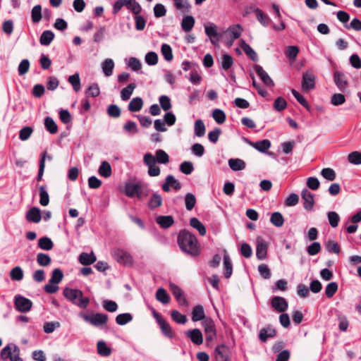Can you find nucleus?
<instances>
[{"instance_id": "58836bf2", "label": "nucleus", "mask_w": 361, "mask_h": 361, "mask_svg": "<svg viewBox=\"0 0 361 361\" xmlns=\"http://www.w3.org/2000/svg\"><path fill=\"white\" fill-rule=\"evenodd\" d=\"M47 151H44L41 154L39 163V171L37 176V181L40 182L42 180L44 169H45V161H46Z\"/></svg>"}, {"instance_id": "2eb2a0df", "label": "nucleus", "mask_w": 361, "mask_h": 361, "mask_svg": "<svg viewBox=\"0 0 361 361\" xmlns=\"http://www.w3.org/2000/svg\"><path fill=\"white\" fill-rule=\"evenodd\" d=\"M302 199L304 200V209L307 211H311L314 205L313 195L306 188L301 192Z\"/></svg>"}, {"instance_id": "4be33fe9", "label": "nucleus", "mask_w": 361, "mask_h": 361, "mask_svg": "<svg viewBox=\"0 0 361 361\" xmlns=\"http://www.w3.org/2000/svg\"><path fill=\"white\" fill-rule=\"evenodd\" d=\"M156 222L162 228H168L174 224V219L172 216H158L156 218Z\"/></svg>"}, {"instance_id": "5fc2aeb1", "label": "nucleus", "mask_w": 361, "mask_h": 361, "mask_svg": "<svg viewBox=\"0 0 361 361\" xmlns=\"http://www.w3.org/2000/svg\"><path fill=\"white\" fill-rule=\"evenodd\" d=\"M133 320V316L130 313L118 314L116 317V322L121 326L125 325Z\"/></svg>"}, {"instance_id": "0e129e2a", "label": "nucleus", "mask_w": 361, "mask_h": 361, "mask_svg": "<svg viewBox=\"0 0 361 361\" xmlns=\"http://www.w3.org/2000/svg\"><path fill=\"white\" fill-rule=\"evenodd\" d=\"M348 161L352 164H361V152L354 151L350 153L348 156Z\"/></svg>"}, {"instance_id": "052dcab7", "label": "nucleus", "mask_w": 361, "mask_h": 361, "mask_svg": "<svg viewBox=\"0 0 361 361\" xmlns=\"http://www.w3.org/2000/svg\"><path fill=\"white\" fill-rule=\"evenodd\" d=\"M106 113L111 118H118L121 116V109L116 104H110L107 109Z\"/></svg>"}, {"instance_id": "69168bd1", "label": "nucleus", "mask_w": 361, "mask_h": 361, "mask_svg": "<svg viewBox=\"0 0 361 361\" xmlns=\"http://www.w3.org/2000/svg\"><path fill=\"white\" fill-rule=\"evenodd\" d=\"M212 116L215 121L219 124L224 123L226 118L225 113L219 109H216L213 111Z\"/></svg>"}, {"instance_id": "de8ad7c7", "label": "nucleus", "mask_w": 361, "mask_h": 361, "mask_svg": "<svg viewBox=\"0 0 361 361\" xmlns=\"http://www.w3.org/2000/svg\"><path fill=\"white\" fill-rule=\"evenodd\" d=\"M252 146L258 151L265 152L271 147V142L269 140H262L253 143Z\"/></svg>"}, {"instance_id": "5701e85b", "label": "nucleus", "mask_w": 361, "mask_h": 361, "mask_svg": "<svg viewBox=\"0 0 361 361\" xmlns=\"http://www.w3.org/2000/svg\"><path fill=\"white\" fill-rule=\"evenodd\" d=\"M240 47L251 60L253 61H257L258 56L257 53L243 39L240 40Z\"/></svg>"}, {"instance_id": "9b49d317", "label": "nucleus", "mask_w": 361, "mask_h": 361, "mask_svg": "<svg viewBox=\"0 0 361 361\" xmlns=\"http://www.w3.org/2000/svg\"><path fill=\"white\" fill-rule=\"evenodd\" d=\"M124 192L129 197H133L136 195L138 199L142 198V190H141L140 185L138 183H126Z\"/></svg>"}, {"instance_id": "3c124183", "label": "nucleus", "mask_w": 361, "mask_h": 361, "mask_svg": "<svg viewBox=\"0 0 361 361\" xmlns=\"http://www.w3.org/2000/svg\"><path fill=\"white\" fill-rule=\"evenodd\" d=\"M161 51L164 58L167 61H171L173 59L172 49L168 44H163L161 47Z\"/></svg>"}, {"instance_id": "dca6fc26", "label": "nucleus", "mask_w": 361, "mask_h": 361, "mask_svg": "<svg viewBox=\"0 0 361 361\" xmlns=\"http://www.w3.org/2000/svg\"><path fill=\"white\" fill-rule=\"evenodd\" d=\"M185 336L195 345H201L203 343V336L199 329L188 330L185 333Z\"/></svg>"}, {"instance_id": "f03ea898", "label": "nucleus", "mask_w": 361, "mask_h": 361, "mask_svg": "<svg viewBox=\"0 0 361 361\" xmlns=\"http://www.w3.org/2000/svg\"><path fill=\"white\" fill-rule=\"evenodd\" d=\"M63 295L73 304L82 309L86 308L90 303V299L87 297H83L82 292L79 289L66 287L63 290Z\"/></svg>"}, {"instance_id": "f8f14e48", "label": "nucleus", "mask_w": 361, "mask_h": 361, "mask_svg": "<svg viewBox=\"0 0 361 361\" xmlns=\"http://www.w3.org/2000/svg\"><path fill=\"white\" fill-rule=\"evenodd\" d=\"M271 307L278 312H284L288 307L286 300L281 296H274L271 300Z\"/></svg>"}, {"instance_id": "79ce46f5", "label": "nucleus", "mask_w": 361, "mask_h": 361, "mask_svg": "<svg viewBox=\"0 0 361 361\" xmlns=\"http://www.w3.org/2000/svg\"><path fill=\"white\" fill-rule=\"evenodd\" d=\"M136 85L135 83L129 84L126 87H124L121 92V97L123 101H127L130 99L133 90L135 89Z\"/></svg>"}, {"instance_id": "603ef678", "label": "nucleus", "mask_w": 361, "mask_h": 361, "mask_svg": "<svg viewBox=\"0 0 361 361\" xmlns=\"http://www.w3.org/2000/svg\"><path fill=\"white\" fill-rule=\"evenodd\" d=\"M23 276V269L20 267H15L10 271V277L13 281H21Z\"/></svg>"}, {"instance_id": "6ab92c4d", "label": "nucleus", "mask_w": 361, "mask_h": 361, "mask_svg": "<svg viewBox=\"0 0 361 361\" xmlns=\"http://www.w3.org/2000/svg\"><path fill=\"white\" fill-rule=\"evenodd\" d=\"M25 217L29 222L39 223L42 219L41 211L38 207H32L27 212Z\"/></svg>"}, {"instance_id": "680f3d73", "label": "nucleus", "mask_w": 361, "mask_h": 361, "mask_svg": "<svg viewBox=\"0 0 361 361\" xmlns=\"http://www.w3.org/2000/svg\"><path fill=\"white\" fill-rule=\"evenodd\" d=\"M291 92L296 100L303 106L307 111H310V106L308 102L306 101L305 98L301 95L297 90L293 89Z\"/></svg>"}, {"instance_id": "412c9836", "label": "nucleus", "mask_w": 361, "mask_h": 361, "mask_svg": "<svg viewBox=\"0 0 361 361\" xmlns=\"http://www.w3.org/2000/svg\"><path fill=\"white\" fill-rule=\"evenodd\" d=\"M267 255V245L263 240H257L256 256L259 260H263Z\"/></svg>"}, {"instance_id": "a18cd8bd", "label": "nucleus", "mask_w": 361, "mask_h": 361, "mask_svg": "<svg viewBox=\"0 0 361 361\" xmlns=\"http://www.w3.org/2000/svg\"><path fill=\"white\" fill-rule=\"evenodd\" d=\"M114 67V63L111 59H106L102 63V70L106 76H110L112 75Z\"/></svg>"}, {"instance_id": "864d4df0", "label": "nucleus", "mask_w": 361, "mask_h": 361, "mask_svg": "<svg viewBox=\"0 0 361 361\" xmlns=\"http://www.w3.org/2000/svg\"><path fill=\"white\" fill-rule=\"evenodd\" d=\"M196 202V197L193 194L188 192L185 195V204L187 210H192L195 207Z\"/></svg>"}, {"instance_id": "13d9d810", "label": "nucleus", "mask_w": 361, "mask_h": 361, "mask_svg": "<svg viewBox=\"0 0 361 361\" xmlns=\"http://www.w3.org/2000/svg\"><path fill=\"white\" fill-rule=\"evenodd\" d=\"M39 203L42 206H47L48 205L49 202V196L48 192H47L45 187L44 185H41L39 188Z\"/></svg>"}, {"instance_id": "2f4dec72", "label": "nucleus", "mask_w": 361, "mask_h": 361, "mask_svg": "<svg viewBox=\"0 0 361 361\" xmlns=\"http://www.w3.org/2000/svg\"><path fill=\"white\" fill-rule=\"evenodd\" d=\"M54 38V34L51 30H45L42 32L39 38V42L42 45L48 46Z\"/></svg>"}, {"instance_id": "37998d69", "label": "nucleus", "mask_w": 361, "mask_h": 361, "mask_svg": "<svg viewBox=\"0 0 361 361\" xmlns=\"http://www.w3.org/2000/svg\"><path fill=\"white\" fill-rule=\"evenodd\" d=\"M162 333L169 338H173L174 336V334L172 331V329L170 324L166 321L162 320L159 323H158Z\"/></svg>"}, {"instance_id": "c9c22d12", "label": "nucleus", "mask_w": 361, "mask_h": 361, "mask_svg": "<svg viewBox=\"0 0 361 361\" xmlns=\"http://www.w3.org/2000/svg\"><path fill=\"white\" fill-rule=\"evenodd\" d=\"M190 225L197 229L201 235H204L206 234V228L205 226L199 221L196 217H192L190 220Z\"/></svg>"}, {"instance_id": "a19ab883", "label": "nucleus", "mask_w": 361, "mask_h": 361, "mask_svg": "<svg viewBox=\"0 0 361 361\" xmlns=\"http://www.w3.org/2000/svg\"><path fill=\"white\" fill-rule=\"evenodd\" d=\"M233 64V59L232 56L228 54H224L221 58V68L227 71L231 68Z\"/></svg>"}, {"instance_id": "bb28decb", "label": "nucleus", "mask_w": 361, "mask_h": 361, "mask_svg": "<svg viewBox=\"0 0 361 361\" xmlns=\"http://www.w3.org/2000/svg\"><path fill=\"white\" fill-rule=\"evenodd\" d=\"M251 9L256 14V17L258 21L264 26L267 27L269 25L270 19L269 16L265 14L261 9L259 8H253Z\"/></svg>"}, {"instance_id": "a211bd4d", "label": "nucleus", "mask_w": 361, "mask_h": 361, "mask_svg": "<svg viewBox=\"0 0 361 361\" xmlns=\"http://www.w3.org/2000/svg\"><path fill=\"white\" fill-rule=\"evenodd\" d=\"M254 68L256 73L258 75L265 85L269 87L274 86V84L272 79L269 77L268 73L263 69L261 66L255 65Z\"/></svg>"}, {"instance_id": "473e14b6", "label": "nucleus", "mask_w": 361, "mask_h": 361, "mask_svg": "<svg viewBox=\"0 0 361 361\" xmlns=\"http://www.w3.org/2000/svg\"><path fill=\"white\" fill-rule=\"evenodd\" d=\"M38 247L44 250H51L54 247V243L49 237H42L38 240Z\"/></svg>"}, {"instance_id": "6e6552de", "label": "nucleus", "mask_w": 361, "mask_h": 361, "mask_svg": "<svg viewBox=\"0 0 361 361\" xmlns=\"http://www.w3.org/2000/svg\"><path fill=\"white\" fill-rule=\"evenodd\" d=\"M202 324L206 334V341H212L216 336L214 322L211 318L207 317L202 321Z\"/></svg>"}, {"instance_id": "8fccbe9b", "label": "nucleus", "mask_w": 361, "mask_h": 361, "mask_svg": "<svg viewBox=\"0 0 361 361\" xmlns=\"http://www.w3.org/2000/svg\"><path fill=\"white\" fill-rule=\"evenodd\" d=\"M171 319L176 323L184 324L187 322L188 319L185 315L182 314L178 310H173L171 312Z\"/></svg>"}, {"instance_id": "bf43d9fd", "label": "nucleus", "mask_w": 361, "mask_h": 361, "mask_svg": "<svg viewBox=\"0 0 361 361\" xmlns=\"http://www.w3.org/2000/svg\"><path fill=\"white\" fill-rule=\"evenodd\" d=\"M68 82L72 85L73 90L78 92L81 88L80 79L78 73H75L68 78Z\"/></svg>"}, {"instance_id": "e2e57ef3", "label": "nucleus", "mask_w": 361, "mask_h": 361, "mask_svg": "<svg viewBox=\"0 0 361 361\" xmlns=\"http://www.w3.org/2000/svg\"><path fill=\"white\" fill-rule=\"evenodd\" d=\"M327 217L331 227L336 228L338 226L340 216L336 212H329L327 213Z\"/></svg>"}, {"instance_id": "f704fd0d", "label": "nucleus", "mask_w": 361, "mask_h": 361, "mask_svg": "<svg viewBox=\"0 0 361 361\" xmlns=\"http://www.w3.org/2000/svg\"><path fill=\"white\" fill-rule=\"evenodd\" d=\"M97 353L104 357L109 356L111 353V349L109 348L106 343L103 341H99L97 344Z\"/></svg>"}, {"instance_id": "f3484780", "label": "nucleus", "mask_w": 361, "mask_h": 361, "mask_svg": "<svg viewBox=\"0 0 361 361\" xmlns=\"http://www.w3.org/2000/svg\"><path fill=\"white\" fill-rule=\"evenodd\" d=\"M334 80L338 88L341 92H344L348 85L345 74L341 71H336L334 74Z\"/></svg>"}, {"instance_id": "9d476101", "label": "nucleus", "mask_w": 361, "mask_h": 361, "mask_svg": "<svg viewBox=\"0 0 361 361\" xmlns=\"http://www.w3.org/2000/svg\"><path fill=\"white\" fill-rule=\"evenodd\" d=\"M315 87V76L313 73L305 72L302 74V90L309 92Z\"/></svg>"}, {"instance_id": "c85d7f7f", "label": "nucleus", "mask_w": 361, "mask_h": 361, "mask_svg": "<svg viewBox=\"0 0 361 361\" xmlns=\"http://www.w3.org/2000/svg\"><path fill=\"white\" fill-rule=\"evenodd\" d=\"M275 329L270 327L263 328L260 330L259 338L262 342H266L269 338H273L276 336Z\"/></svg>"}, {"instance_id": "ddd939ff", "label": "nucleus", "mask_w": 361, "mask_h": 361, "mask_svg": "<svg viewBox=\"0 0 361 361\" xmlns=\"http://www.w3.org/2000/svg\"><path fill=\"white\" fill-rule=\"evenodd\" d=\"M170 187H172L176 191L181 188L180 183L172 175L167 176L165 182L161 185L162 190L166 192L170 191Z\"/></svg>"}, {"instance_id": "4468645a", "label": "nucleus", "mask_w": 361, "mask_h": 361, "mask_svg": "<svg viewBox=\"0 0 361 361\" xmlns=\"http://www.w3.org/2000/svg\"><path fill=\"white\" fill-rule=\"evenodd\" d=\"M214 353L216 361H230V349L228 346L225 345H218Z\"/></svg>"}, {"instance_id": "393cba45", "label": "nucleus", "mask_w": 361, "mask_h": 361, "mask_svg": "<svg viewBox=\"0 0 361 361\" xmlns=\"http://www.w3.org/2000/svg\"><path fill=\"white\" fill-rule=\"evenodd\" d=\"M96 256L93 252L90 254L87 252H82L79 256V262L82 265H90L96 262Z\"/></svg>"}, {"instance_id": "a878e982", "label": "nucleus", "mask_w": 361, "mask_h": 361, "mask_svg": "<svg viewBox=\"0 0 361 361\" xmlns=\"http://www.w3.org/2000/svg\"><path fill=\"white\" fill-rule=\"evenodd\" d=\"M98 173L104 178H109L112 174V169L110 164L106 161H102L99 167Z\"/></svg>"}, {"instance_id": "f257e3e1", "label": "nucleus", "mask_w": 361, "mask_h": 361, "mask_svg": "<svg viewBox=\"0 0 361 361\" xmlns=\"http://www.w3.org/2000/svg\"><path fill=\"white\" fill-rule=\"evenodd\" d=\"M178 243L183 251L192 256L199 255L197 240L190 232L183 230L178 236Z\"/></svg>"}, {"instance_id": "1a4fd4ad", "label": "nucleus", "mask_w": 361, "mask_h": 361, "mask_svg": "<svg viewBox=\"0 0 361 361\" xmlns=\"http://www.w3.org/2000/svg\"><path fill=\"white\" fill-rule=\"evenodd\" d=\"M169 288L172 294L178 301L179 305L187 306L188 302L184 295V293L180 288H179L175 283H171L169 284Z\"/></svg>"}, {"instance_id": "774afa93", "label": "nucleus", "mask_w": 361, "mask_h": 361, "mask_svg": "<svg viewBox=\"0 0 361 361\" xmlns=\"http://www.w3.org/2000/svg\"><path fill=\"white\" fill-rule=\"evenodd\" d=\"M326 248L328 252L335 254H338L340 252V247L337 242L335 240H329L326 242Z\"/></svg>"}, {"instance_id": "338daca9", "label": "nucleus", "mask_w": 361, "mask_h": 361, "mask_svg": "<svg viewBox=\"0 0 361 361\" xmlns=\"http://www.w3.org/2000/svg\"><path fill=\"white\" fill-rule=\"evenodd\" d=\"M338 284L336 282L329 283L325 289V294L328 298H332L338 290Z\"/></svg>"}, {"instance_id": "b1692460", "label": "nucleus", "mask_w": 361, "mask_h": 361, "mask_svg": "<svg viewBox=\"0 0 361 361\" xmlns=\"http://www.w3.org/2000/svg\"><path fill=\"white\" fill-rule=\"evenodd\" d=\"M206 318L204 308L201 305H196L193 307L192 311V320L193 322L204 321Z\"/></svg>"}, {"instance_id": "7ed1b4c3", "label": "nucleus", "mask_w": 361, "mask_h": 361, "mask_svg": "<svg viewBox=\"0 0 361 361\" xmlns=\"http://www.w3.org/2000/svg\"><path fill=\"white\" fill-rule=\"evenodd\" d=\"M0 356L3 360L9 359L10 361H23L20 356L19 348L14 344L4 347L1 351Z\"/></svg>"}, {"instance_id": "c03bdc74", "label": "nucleus", "mask_w": 361, "mask_h": 361, "mask_svg": "<svg viewBox=\"0 0 361 361\" xmlns=\"http://www.w3.org/2000/svg\"><path fill=\"white\" fill-rule=\"evenodd\" d=\"M156 299L163 304H167L169 302L170 298L166 290L163 288H159L156 292Z\"/></svg>"}, {"instance_id": "aec40b11", "label": "nucleus", "mask_w": 361, "mask_h": 361, "mask_svg": "<svg viewBox=\"0 0 361 361\" xmlns=\"http://www.w3.org/2000/svg\"><path fill=\"white\" fill-rule=\"evenodd\" d=\"M163 204V198L161 195L157 192H154L149 199L147 207L152 210L155 208L160 207Z\"/></svg>"}, {"instance_id": "4d7b16f0", "label": "nucleus", "mask_w": 361, "mask_h": 361, "mask_svg": "<svg viewBox=\"0 0 361 361\" xmlns=\"http://www.w3.org/2000/svg\"><path fill=\"white\" fill-rule=\"evenodd\" d=\"M31 17L33 23H39L42 19V6L40 5L35 6L31 11Z\"/></svg>"}, {"instance_id": "4c0bfd02", "label": "nucleus", "mask_w": 361, "mask_h": 361, "mask_svg": "<svg viewBox=\"0 0 361 361\" xmlns=\"http://www.w3.org/2000/svg\"><path fill=\"white\" fill-rule=\"evenodd\" d=\"M156 163L166 164L169 162V156L163 149H158L155 153Z\"/></svg>"}, {"instance_id": "49530a36", "label": "nucleus", "mask_w": 361, "mask_h": 361, "mask_svg": "<svg viewBox=\"0 0 361 361\" xmlns=\"http://www.w3.org/2000/svg\"><path fill=\"white\" fill-rule=\"evenodd\" d=\"M271 223L276 227H281L284 223L283 215L278 212H274L270 218Z\"/></svg>"}, {"instance_id": "39448f33", "label": "nucleus", "mask_w": 361, "mask_h": 361, "mask_svg": "<svg viewBox=\"0 0 361 361\" xmlns=\"http://www.w3.org/2000/svg\"><path fill=\"white\" fill-rule=\"evenodd\" d=\"M14 306L20 312H27L32 309V302L20 295H16L14 297Z\"/></svg>"}, {"instance_id": "c756f323", "label": "nucleus", "mask_w": 361, "mask_h": 361, "mask_svg": "<svg viewBox=\"0 0 361 361\" xmlns=\"http://www.w3.org/2000/svg\"><path fill=\"white\" fill-rule=\"evenodd\" d=\"M143 101L141 97L133 98L128 104V110L131 112H137L142 109Z\"/></svg>"}, {"instance_id": "0eeeda50", "label": "nucleus", "mask_w": 361, "mask_h": 361, "mask_svg": "<svg viewBox=\"0 0 361 361\" xmlns=\"http://www.w3.org/2000/svg\"><path fill=\"white\" fill-rule=\"evenodd\" d=\"M112 255L114 258L120 264H123L124 265H132L133 263V257L130 253L123 250H114Z\"/></svg>"}, {"instance_id": "cd10ccee", "label": "nucleus", "mask_w": 361, "mask_h": 361, "mask_svg": "<svg viewBox=\"0 0 361 361\" xmlns=\"http://www.w3.org/2000/svg\"><path fill=\"white\" fill-rule=\"evenodd\" d=\"M205 33L210 38L211 42L216 44L219 40V34L215 25L205 26Z\"/></svg>"}, {"instance_id": "20e7f679", "label": "nucleus", "mask_w": 361, "mask_h": 361, "mask_svg": "<svg viewBox=\"0 0 361 361\" xmlns=\"http://www.w3.org/2000/svg\"><path fill=\"white\" fill-rule=\"evenodd\" d=\"M80 317L86 322L94 326H100L106 324L108 321V315L102 313H95L92 315H87L84 313H80Z\"/></svg>"}, {"instance_id": "e433bc0d", "label": "nucleus", "mask_w": 361, "mask_h": 361, "mask_svg": "<svg viewBox=\"0 0 361 361\" xmlns=\"http://www.w3.org/2000/svg\"><path fill=\"white\" fill-rule=\"evenodd\" d=\"M224 276L229 279L233 273V266L231 260L228 255H226L224 257Z\"/></svg>"}, {"instance_id": "423d86ee", "label": "nucleus", "mask_w": 361, "mask_h": 361, "mask_svg": "<svg viewBox=\"0 0 361 361\" xmlns=\"http://www.w3.org/2000/svg\"><path fill=\"white\" fill-rule=\"evenodd\" d=\"M144 163L148 166V174L150 176H158L160 175V168L156 166V159L154 155L147 153L144 156Z\"/></svg>"}, {"instance_id": "7c9ffc66", "label": "nucleus", "mask_w": 361, "mask_h": 361, "mask_svg": "<svg viewBox=\"0 0 361 361\" xmlns=\"http://www.w3.org/2000/svg\"><path fill=\"white\" fill-rule=\"evenodd\" d=\"M228 165L233 171H241L245 169V162L240 159H230Z\"/></svg>"}, {"instance_id": "ea45409f", "label": "nucleus", "mask_w": 361, "mask_h": 361, "mask_svg": "<svg viewBox=\"0 0 361 361\" xmlns=\"http://www.w3.org/2000/svg\"><path fill=\"white\" fill-rule=\"evenodd\" d=\"M36 260L37 264L42 267H47L51 262L50 256L48 254L43 252H40L37 255Z\"/></svg>"}, {"instance_id": "72a5a7b5", "label": "nucleus", "mask_w": 361, "mask_h": 361, "mask_svg": "<svg viewBox=\"0 0 361 361\" xmlns=\"http://www.w3.org/2000/svg\"><path fill=\"white\" fill-rule=\"evenodd\" d=\"M194 25H195V19L191 16H185L183 18L182 22H181L182 29L186 32H190L194 27Z\"/></svg>"}, {"instance_id": "6e6d98bb", "label": "nucleus", "mask_w": 361, "mask_h": 361, "mask_svg": "<svg viewBox=\"0 0 361 361\" xmlns=\"http://www.w3.org/2000/svg\"><path fill=\"white\" fill-rule=\"evenodd\" d=\"M63 278V274L60 269H54L52 271L51 277L49 279L50 283L58 284Z\"/></svg>"}, {"instance_id": "09e8293b", "label": "nucleus", "mask_w": 361, "mask_h": 361, "mask_svg": "<svg viewBox=\"0 0 361 361\" xmlns=\"http://www.w3.org/2000/svg\"><path fill=\"white\" fill-rule=\"evenodd\" d=\"M44 126L47 130L51 134H55L58 131V127L54 119L51 117H46L44 120Z\"/></svg>"}]
</instances>
